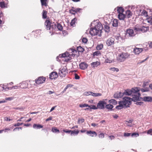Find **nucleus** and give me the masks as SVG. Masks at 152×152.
<instances>
[{"label":"nucleus","instance_id":"1","mask_svg":"<svg viewBox=\"0 0 152 152\" xmlns=\"http://www.w3.org/2000/svg\"><path fill=\"white\" fill-rule=\"evenodd\" d=\"M80 52H78L75 49H69V52H66L64 53L59 55L60 57L65 58L66 61H68L71 59V57H74L75 56L77 57L79 56Z\"/></svg>","mask_w":152,"mask_h":152},{"label":"nucleus","instance_id":"2","mask_svg":"<svg viewBox=\"0 0 152 152\" xmlns=\"http://www.w3.org/2000/svg\"><path fill=\"white\" fill-rule=\"evenodd\" d=\"M44 25H45V28L46 29L50 31L49 32L52 34L55 32L57 30L56 24L55 23H52L50 21L49 18H47L46 20H45Z\"/></svg>","mask_w":152,"mask_h":152},{"label":"nucleus","instance_id":"3","mask_svg":"<svg viewBox=\"0 0 152 152\" xmlns=\"http://www.w3.org/2000/svg\"><path fill=\"white\" fill-rule=\"evenodd\" d=\"M130 54L127 52H122L118 54L117 57V61L118 62H123L130 57Z\"/></svg>","mask_w":152,"mask_h":152},{"label":"nucleus","instance_id":"4","mask_svg":"<svg viewBox=\"0 0 152 152\" xmlns=\"http://www.w3.org/2000/svg\"><path fill=\"white\" fill-rule=\"evenodd\" d=\"M139 88L134 87L132 88L131 89H127L125 90L122 93L126 96H131L139 93Z\"/></svg>","mask_w":152,"mask_h":152},{"label":"nucleus","instance_id":"5","mask_svg":"<svg viewBox=\"0 0 152 152\" xmlns=\"http://www.w3.org/2000/svg\"><path fill=\"white\" fill-rule=\"evenodd\" d=\"M123 101L119 102L118 104H124L126 107H129L132 101V98L128 96H125L123 98Z\"/></svg>","mask_w":152,"mask_h":152},{"label":"nucleus","instance_id":"6","mask_svg":"<svg viewBox=\"0 0 152 152\" xmlns=\"http://www.w3.org/2000/svg\"><path fill=\"white\" fill-rule=\"evenodd\" d=\"M102 31L97 29L91 28L90 30V34L92 36H95L98 35L99 36H101Z\"/></svg>","mask_w":152,"mask_h":152},{"label":"nucleus","instance_id":"7","mask_svg":"<svg viewBox=\"0 0 152 152\" xmlns=\"http://www.w3.org/2000/svg\"><path fill=\"white\" fill-rule=\"evenodd\" d=\"M67 73V70L66 68H63L59 69L58 74L60 77H65Z\"/></svg>","mask_w":152,"mask_h":152},{"label":"nucleus","instance_id":"8","mask_svg":"<svg viewBox=\"0 0 152 152\" xmlns=\"http://www.w3.org/2000/svg\"><path fill=\"white\" fill-rule=\"evenodd\" d=\"M107 104L106 102L104 101H100L97 104V106L98 107L99 109L102 110L104 109L105 106Z\"/></svg>","mask_w":152,"mask_h":152},{"label":"nucleus","instance_id":"9","mask_svg":"<svg viewBox=\"0 0 152 152\" xmlns=\"http://www.w3.org/2000/svg\"><path fill=\"white\" fill-rule=\"evenodd\" d=\"M45 81V78L43 76H40L35 80V83L39 85L44 83Z\"/></svg>","mask_w":152,"mask_h":152},{"label":"nucleus","instance_id":"10","mask_svg":"<svg viewBox=\"0 0 152 152\" xmlns=\"http://www.w3.org/2000/svg\"><path fill=\"white\" fill-rule=\"evenodd\" d=\"M147 50L148 48H134L133 50V52L136 54H139L141 53L143 50Z\"/></svg>","mask_w":152,"mask_h":152},{"label":"nucleus","instance_id":"11","mask_svg":"<svg viewBox=\"0 0 152 152\" xmlns=\"http://www.w3.org/2000/svg\"><path fill=\"white\" fill-rule=\"evenodd\" d=\"M115 39L112 37H110L106 41V45L108 46H111L114 44Z\"/></svg>","mask_w":152,"mask_h":152},{"label":"nucleus","instance_id":"12","mask_svg":"<svg viewBox=\"0 0 152 152\" xmlns=\"http://www.w3.org/2000/svg\"><path fill=\"white\" fill-rule=\"evenodd\" d=\"M126 34L127 36L129 37H133L135 34L134 33V31L132 29H129L126 31Z\"/></svg>","mask_w":152,"mask_h":152},{"label":"nucleus","instance_id":"13","mask_svg":"<svg viewBox=\"0 0 152 152\" xmlns=\"http://www.w3.org/2000/svg\"><path fill=\"white\" fill-rule=\"evenodd\" d=\"M58 77V74L56 72H53L49 74V78L50 79H55Z\"/></svg>","mask_w":152,"mask_h":152},{"label":"nucleus","instance_id":"14","mask_svg":"<svg viewBox=\"0 0 152 152\" xmlns=\"http://www.w3.org/2000/svg\"><path fill=\"white\" fill-rule=\"evenodd\" d=\"M132 98V100L134 102H137L140 100V94L139 93L133 95Z\"/></svg>","mask_w":152,"mask_h":152},{"label":"nucleus","instance_id":"15","mask_svg":"<svg viewBox=\"0 0 152 152\" xmlns=\"http://www.w3.org/2000/svg\"><path fill=\"white\" fill-rule=\"evenodd\" d=\"M124 95L121 92H117L113 95V97L115 98H121Z\"/></svg>","mask_w":152,"mask_h":152},{"label":"nucleus","instance_id":"16","mask_svg":"<svg viewBox=\"0 0 152 152\" xmlns=\"http://www.w3.org/2000/svg\"><path fill=\"white\" fill-rule=\"evenodd\" d=\"M87 64L86 63L82 62L79 64V66L80 68L82 70H85L87 67Z\"/></svg>","mask_w":152,"mask_h":152},{"label":"nucleus","instance_id":"17","mask_svg":"<svg viewBox=\"0 0 152 152\" xmlns=\"http://www.w3.org/2000/svg\"><path fill=\"white\" fill-rule=\"evenodd\" d=\"M87 134H90V136L91 137H94V135H95V136H97V133L95 131H92L91 130L87 131Z\"/></svg>","mask_w":152,"mask_h":152},{"label":"nucleus","instance_id":"18","mask_svg":"<svg viewBox=\"0 0 152 152\" xmlns=\"http://www.w3.org/2000/svg\"><path fill=\"white\" fill-rule=\"evenodd\" d=\"M142 100L145 102H152V97L150 96H144L142 98Z\"/></svg>","mask_w":152,"mask_h":152},{"label":"nucleus","instance_id":"19","mask_svg":"<svg viewBox=\"0 0 152 152\" xmlns=\"http://www.w3.org/2000/svg\"><path fill=\"white\" fill-rule=\"evenodd\" d=\"M40 2H41L42 6H45L46 7L48 6V0H40Z\"/></svg>","mask_w":152,"mask_h":152},{"label":"nucleus","instance_id":"20","mask_svg":"<svg viewBox=\"0 0 152 152\" xmlns=\"http://www.w3.org/2000/svg\"><path fill=\"white\" fill-rule=\"evenodd\" d=\"M93 28H94V29H97L98 30L102 31V29L103 27L101 23H98L95 26V27Z\"/></svg>","mask_w":152,"mask_h":152},{"label":"nucleus","instance_id":"21","mask_svg":"<svg viewBox=\"0 0 152 152\" xmlns=\"http://www.w3.org/2000/svg\"><path fill=\"white\" fill-rule=\"evenodd\" d=\"M126 17V16L123 13H120L118 14V18L120 20H124Z\"/></svg>","mask_w":152,"mask_h":152},{"label":"nucleus","instance_id":"22","mask_svg":"<svg viewBox=\"0 0 152 152\" xmlns=\"http://www.w3.org/2000/svg\"><path fill=\"white\" fill-rule=\"evenodd\" d=\"M42 127L43 126L39 124H33V128L34 129H40L42 128Z\"/></svg>","mask_w":152,"mask_h":152},{"label":"nucleus","instance_id":"23","mask_svg":"<svg viewBox=\"0 0 152 152\" xmlns=\"http://www.w3.org/2000/svg\"><path fill=\"white\" fill-rule=\"evenodd\" d=\"M117 9V11L118 14L119 13H123L124 12V9L121 7H118L116 8Z\"/></svg>","mask_w":152,"mask_h":152},{"label":"nucleus","instance_id":"24","mask_svg":"<svg viewBox=\"0 0 152 152\" xmlns=\"http://www.w3.org/2000/svg\"><path fill=\"white\" fill-rule=\"evenodd\" d=\"M114 60L113 59H111L110 58H107L105 59L104 61V63H113Z\"/></svg>","mask_w":152,"mask_h":152},{"label":"nucleus","instance_id":"25","mask_svg":"<svg viewBox=\"0 0 152 152\" xmlns=\"http://www.w3.org/2000/svg\"><path fill=\"white\" fill-rule=\"evenodd\" d=\"M28 84L25 82H23L21 83L20 85V88H25L27 87Z\"/></svg>","mask_w":152,"mask_h":152},{"label":"nucleus","instance_id":"26","mask_svg":"<svg viewBox=\"0 0 152 152\" xmlns=\"http://www.w3.org/2000/svg\"><path fill=\"white\" fill-rule=\"evenodd\" d=\"M100 65V62L98 61H96L95 62H93L91 64V66H92L93 68H94L95 67H97L98 66Z\"/></svg>","mask_w":152,"mask_h":152},{"label":"nucleus","instance_id":"27","mask_svg":"<svg viewBox=\"0 0 152 152\" xmlns=\"http://www.w3.org/2000/svg\"><path fill=\"white\" fill-rule=\"evenodd\" d=\"M132 13L129 10H128L126 11V14H125V15L128 18H130L132 15Z\"/></svg>","mask_w":152,"mask_h":152},{"label":"nucleus","instance_id":"28","mask_svg":"<svg viewBox=\"0 0 152 152\" xmlns=\"http://www.w3.org/2000/svg\"><path fill=\"white\" fill-rule=\"evenodd\" d=\"M77 20V19L76 18H74V19H72L71 20V22L70 23L71 26H72V27H75V23Z\"/></svg>","mask_w":152,"mask_h":152},{"label":"nucleus","instance_id":"29","mask_svg":"<svg viewBox=\"0 0 152 152\" xmlns=\"http://www.w3.org/2000/svg\"><path fill=\"white\" fill-rule=\"evenodd\" d=\"M108 103L111 105H116L117 104V102L114 99H111L108 101Z\"/></svg>","mask_w":152,"mask_h":152},{"label":"nucleus","instance_id":"30","mask_svg":"<svg viewBox=\"0 0 152 152\" xmlns=\"http://www.w3.org/2000/svg\"><path fill=\"white\" fill-rule=\"evenodd\" d=\"M118 20L116 19H114L113 20V23H112V25L113 26L116 27L118 26Z\"/></svg>","mask_w":152,"mask_h":152},{"label":"nucleus","instance_id":"31","mask_svg":"<svg viewBox=\"0 0 152 152\" xmlns=\"http://www.w3.org/2000/svg\"><path fill=\"white\" fill-rule=\"evenodd\" d=\"M73 86V85L72 84H67V86H66V87L64 89V90L62 92V93H64L66 91V90L68 88H71Z\"/></svg>","mask_w":152,"mask_h":152},{"label":"nucleus","instance_id":"32","mask_svg":"<svg viewBox=\"0 0 152 152\" xmlns=\"http://www.w3.org/2000/svg\"><path fill=\"white\" fill-rule=\"evenodd\" d=\"M52 131L53 133H58L60 132V131L59 129H57V128L55 127H53L52 128Z\"/></svg>","mask_w":152,"mask_h":152},{"label":"nucleus","instance_id":"33","mask_svg":"<svg viewBox=\"0 0 152 152\" xmlns=\"http://www.w3.org/2000/svg\"><path fill=\"white\" fill-rule=\"evenodd\" d=\"M124 106V105L122 104L119 103V105L116 106L115 108L117 110H121L123 108V107Z\"/></svg>","mask_w":152,"mask_h":152},{"label":"nucleus","instance_id":"34","mask_svg":"<svg viewBox=\"0 0 152 152\" xmlns=\"http://www.w3.org/2000/svg\"><path fill=\"white\" fill-rule=\"evenodd\" d=\"M47 12L46 10H43L42 12V18L43 19H46L47 17Z\"/></svg>","mask_w":152,"mask_h":152},{"label":"nucleus","instance_id":"35","mask_svg":"<svg viewBox=\"0 0 152 152\" xmlns=\"http://www.w3.org/2000/svg\"><path fill=\"white\" fill-rule=\"evenodd\" d=\"M77 50L78 52L83 53L84 51V49L81 46H79L77 48Z\"/></svg>","mask_w":152,"mask_h":152},{"label":"nucleus","instance_id":"36","mask_svg":"<svg viewBox=\"0 0 152 152\" xmlns=\"http://www.w3.org/2000/svg\"><path fill=\"white\" fill-rule=\"evenodd\" d=\"M113 106L112 104H106L105 106V108L108 110H111L113 108Z\"/></svg>","mask_w":152,"mask_h":152},{"label":"nucleus","instance_id":"37","mask_svg":"<svg viewBox=\"0 0 152 152\" xmlns=\"http://www.w3.org/2000/svg\"><path fill=\"white\" fill-rule=\"evenodd\" d=\"M56 28L57 29H58L59 30L61 31L63 29V27L61 24L58 23L56 25Z\"/></svg>","mask_w":152,"mask_h":152},{"label":"nucleus","instance_id":"38","mask_svg":"<svg viewBox=\"0 0 152 152\" xmlns=\"http://www.w3.org/2000/svg\"><path fill=\"white\" fill-rule=\"evenodd\" d=\"M91 95L94 97H98L102 96V94L98 93H96L93 92Z\"/></svg>","mask_w":152,"mask_h":152},{"label":"nucleus","instance_id":"39","mask_svg":"<svg viewBox=\"0 0 152 152\" xmlns=\"http://www.w3.org/2000/svg\"><path fill=\"white\" fill-rule=\"evenodd\" d=\"M104 30L105 32L108 33L110 31V27L108 25H105L104 26Z\"/></svg>","mask_w":152,"mask_h":152},{"label":"nucleus","instance_id":"40","mask_svg":"<svg viewBox=\"0 0 152 152\" xmlns=\"http://www.w3.org/2000/svg\"><path fill=\"white\" fill-rule=\"evenodd\" d=\"M2 88L3 89L5 90L6 91H7L9 90L12 89V88L11 87H7V86L4 85L3 86Z\"/></svg>","mask_w":152,"mask_h":152},{"label":"nucleus","instance_id":"41","mask_svg":"<svg viewBox=\"0 0 152 152\" xmlns=\"http://www.w3.org/2000/svg\"><path fill=\"white\" fill-rule=\"evenodd\" d=\"M79 107L81 108H83L86 107H90V105L87 104H79Z\"/></svg>","mask_w":152,"mask_h":152},{"label":"nucleus","instance_id":"42","mask_svg":"<svg viewBox=\"0 0 152 152\" xmlns=\"http://www.w3.org/2000/svg\"><path fill=\"white\" fill-rule=\"evenodd\" d=\"M109 70L113 72L116 71V72H118L119 71V69H118V68L115 67L110 68H109Z\"/></svg>","mask_w":152,"mask_h":152},{"label":"nucleus","instance_id":"43","mask_svg":"<svg viewBox=\"0 0 152 152\" xmlns=\"http://www.w3.org/2000/svg\"><path fill=\"white\" fill-rule=\"evenodd\" d=\"M79 132V131L78 130H76V131H75V130L72 131L71 132V135H72V134L77 135L78 134Z\"/></svg>","mask_w":152,"mask_h":152},{"label":"nucleus","instance_id":"44","mask_svg":"<svg viewBox=\"0 0 152 152\" xmlns=\"http://www.w3.org/2000/svg\"><path fill=\"white\" fill-rule=\"evenodd\" d=\"M91 107H89L90 108V110L93 109V110H97V109H99V107L97 106H96L95 105H90Z\"/></svg>","mask_w":152,"mask_h":152},{"label":"nucleus","instance_id":"45","mask_svg":"<svg viewBox=\"0 0 152 152\" xmlns=\"http://www.w3.org/2000/svg\"><path fill=\"white\" fill-rule=\"evenodd\" d=\"M103 48V45L102 44H100L98 45L96 47V48L98 50H100Z\"/></svg>","mask_w":152,"mask_h":152},{"label":"nucleus","instance_id":"46","mask_svg":"<svg viewBox=\"0 0 152 152\" xmlns=\"http://www.w3.org/2000/svg\"><path fill=\"white\" fill-rule=\"evenodd\" d=\"M70 10H73L75 12H79L81 10V9L80 8H75L74 7H72V9H70Z\"/></svg>","mask_w":152,"mask_h":152},{"label":"nucleus","instance_id":"47","mask_svg":"<svg viewBox=\"0 0 152 152\" xmlns=\"http://www.w3.org/2000/svg\"><path fill=\"white\" fill-rule=\"evenodd\" d=\"M101 55V53L99 51H96L95 52H94V53H93V55L94 56H98L99 55Z\"/></svg>","mask_w":152,"mask_h":152},{"label":"nucleus","instance_id":"48","mask_svg":"<svg viewBox=\"0 0 152 152\" xmlns=\"http://www.w3.org/2000/svg\"><path fill=\"white\" fill-rule=\"evenodd\" d=\"M147 22L152 25V17L148 18L147 19Z\"/></svg>","mask_w":152,"mask_h":152},{"label":"nucleus","instance_id":"49","mask_svg":"<svg viewBox=\"0 0 152 152\" xmlns=\"http://www.w3.org/2000/svg\"><path fill=\"white\" fill-rule=\"evenodd\" d=\"M141 15H144L145 17H146L147 16V11L143 10V11H142V13H141Z\"/></svg>","mask_w":152,"mask_h":152},{"label":"nucleus","instance_id":"50","mask_svg":"<svg viewBox=\"0 0 152 152\" xmlns=\"http://www.w3.org/2000/svg\"><path fill=\"white\" fill-rule=\"evenodd\" d=\"M30 85L31 87H33L35 85V82L34 80H30L29 81Z\"/></svg>","mask_w":152,"mask_h":152},{"label":"nucleus","instance_id":"51","mask_svg":"<svg viewBox=\"0 0 152 152\" xmlns=\"http://www.w3.org/2000/svg\"><path fill=\"white\" fill-rule=\"evenodd\" d=\"M84 121V119L83 118H81L78 119V123L79 124H80V123H83Z\"/></svg>","mask_w":152,"mask_h":152},{"label":"nucleus","instance_id":"52","mask_svg":"<svg viewBox=\"0 0 152 152\" xmlns=\"http://www.w3.org/2000/svg\"><path fill=\"white\" fill-rule=\"evenodd\" d=\"M14 98V97L13 96H11L10 97L6 98L5 99L6 100L11 101V100H13Z\"/></svg>","mask_w":152,"mask_h":152},{"label":"nucleus","instance_id":"53","mask_svg":"<svg viewBox=\"0 0 152 152\" xmlns=\"http://www.w3.org/2000/svg\"><path fill=\"white\" fill-rule=\"evenodd\" d=\"M0 7L2 8H4L5 7V3L4 2H0Z\"/></svg>","mask_w":152,"mask_h":152},{"label":"nucleus","instance_id":"54","mask_svg":"<svg viewBox=\"0 0 152 152\" xmlns=\"http://www.w3.org/2000/svg\"><path fill=\"white\" fill-rule=\"evenodd\" d=\"M92 93L91 91L86 92L85 93V94L86 96L91 95Z\"/></svg>","mask_w":152,"mask_h":152},{"label":"nucleus","instance_id":"55","mask_svg":"<svg viewBox=\"0 0 152 152\" xmlns=\"http://www.w3.org/2000/svg\"><path fill=\"white\" fill-rule=\"evenodd\" d=\"M10 129L9 128H5L4 129L2 130H0V134L3 131H4V132H6L7 131H10Z\"/></svg>","mask_w":152,"mask_h":152},{"label":"nucleus","instance_id":"56","mask_svg":"<svg viewBox=\"0 0 152 152\" xmlns=\"http://www.w3.org/2000/svg\"><path fill=\"white\" fill-rule=\"evenodd\" d=\"M69 13H70L72 14L73 15H75V13H76L77 12H75L74 11H73V10H69Z\"/></svg>","mask_w":152,"mask_h":152},{"label":"nucleus","instance_id":"57","mask_svg":"<svg viewBox=\"0 0 152 152\" xmlns=\"http://www.w3.org/2000/svg\"><path fill=\"white\" fill-rule=\"evenodd\" d=\"M131 133L125 132L124 133V137H129L131 135Z\"/></svg>","mask_w":152,"mask_h":152},{"label":"nucleus","instance_id":"58","mask_svg":"<svg viewBox=\"0 0 152 152\" xmlns=\"http://www.w3.org/2000/svg\"><path fill=\"white\" fill-rule=\"evenodd\" d=\"M147 133L148 134H150L152 135V129H150L147 131Z\"/></svg>","mask_w":152,"mask_h":152},{"label":"nucleus","instance_id":"59","mask_svg":"<svg viewBox=\"0 0 152 152\" xmlns=\"http://www.w3.org/2000/svg\"><path fill=\"white\" fill-rule=\"evenodd\" d=\"M132 137L135 136L137 137L139 136V134L137 133H133L131 134Z\"/></svg>","mask_w":152,"mask_h":152},{"label":"nucleus","instance_id":"60","mask_svg":"<svg viewBox=\"0 0 152 152\" xmlns=\"http://www.w3.org/2000/svg\"><path fill=\"white\" fill-rule=\"evenodd\" d=\"M104 134L103 133H100L99 135V138H104Z\"/></svg>","mask_w":152,"mask_h":152},{"label":"nucleus","instance_id":"61","mask_svg":"<svg viewBox=\"0 0 152 152\" xmlns=\"http://www.w3.org/2000/svg\"><path fill=\"white\" fill-rule=\"evenodd\" d=\"M82 42L84 43H86L87 42V39L86 38H83L82 39Z\"/></svg>","mask_w":152,"mask_h":152},{"label":"nucleus","instance_id":"62","mask_svg":"<svg viewBox=\"0 0 152 152\" xmlns=\"http://www.w3.org/2000/svg\"><path fill=\"white\" fill-rule=\"evenodd\" d=\"M23 124V123H18L17 124H14V126L16 127V126H20L21 125H22Z\"/></svg>","mask_w":152,"mask_h":152},{"label":"nucleus","instance_id":"63","mask_svg":"<svg viewBox=\"0 0 152 152\" xmlns=\"http://www.w3.org/2000/svg\"><path fill=\"white\" fill-rule=\"evenodd\" d=\"M63 132L67 133H71V132H72V130H66L65 129H64L63 130Z\"/></svg>","mask_w":152,"mask_h":152},{"label":"nucleus","instance_id":"64","mask_svg":"<svg viewBox=\"0 0 152 152\" xmlns=\"http://www.w3.org/2000/svg\"><path fill=\"white\" fill-rule=\"evenodd\" d=\"M75 78L76 79H79L80 78L79 76L77 74H75Z\"/></svg>","mask_w":152,"mask_h":152}]
</instances>
